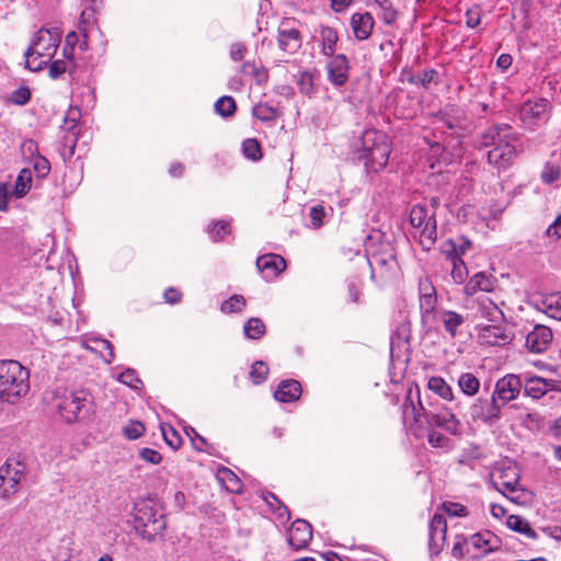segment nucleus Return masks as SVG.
Listing matches in <instances>:
<instances>
[{
	"mask_svg": "<svg viewBox=\"0 0 561 561\" xmlns=\"http://www.w3.org/2000/svg\"><path fill=\"white\" fill-rule=\"evenodd\" d=\"M415 403L412 397V389L409 390L405 401L402 404V419L409 425L413 436L421 438L425 435V428H440L449 435H459L461 433V423L454 412V408H442L437 411L424 408L420 390L416 389Z\"/></svg>",
	"mask_w": 561,
	"mask_h": 561,
	"instance_id": "obj_1",
	"label": "nucleus"
},
{
	"mask_svg": "<svg viewBox=\"0 0 561 561\" xmlns=\"http://www.w3.org/2000/svg\"><path fill=\"white\" fill-rule=\"evenodd\" d=\"M511 130L512 126L508 124H494L483 131L478 139L480 147L493 146L488 152V161L499 171L508 169L517 157V150L514 146L517 137Z\"/></svg>",
	"mask_w": 561,
	"mask_h": 561,
	"instance_id": "obj_2",
	"label": "nucleus"
},
{
	"mask_svg": "<svg viewBox=\"0 0 561 561\" xmlns=\"http://www.w3.org/2000/svg\"><path fill=\"white\" fill-rule=\"evenodd\" d=\"M51 407L67 423L87 422L95 414L93 396L85 389H56L51 393Z\"/></svg>",
	"mask_w": 561,
	"mask_h": 561,
	"instance_id": "obj_3",
	"label": "nucleus"
},
{
	"mask_svg": "<svg viewBox=\"0 0 561 561\" xmlns=\"http://www.w3.org/2000/svg\"><path fill=\"white\" fill-rule=\"evenodd\" d=\"M165 527V515L152 499H139L135 502L133 528L142 539L154 540Z\"/></svg>",
	"mask_w": 561,
	"mask_h": 561,
	"instance_id": "obj_4",
	"label": "nucleus"
},
{
	"mask_svg": "<svg viewBox=\"0 0 561 561\" xmlns=\"http://www.w3.org/2000/svg\"><path fill=\"white\" fill-rule=\"evenodd\" d=\"M360 150L353 153V159L364 161L365 167L373 172L382 170L389 159L390 146L383 133L367 129L358 140Z\"/></svg>",
	"mask_w": 561,
	"mask_h": 561,
	"instance_id": "obj_5",
	"label": "nucleus"
},
{
	"mask_svg": "<svg viewBox=\"0 0 561 561\" xmlns=\"http://www.w3.org/2000/svg\"><path fill=\"white\" fill-rule=\"evenodd\" d=\"M30 373L19 362L0 360L1 402L14 403L28 392Z\"/></svg>",
	"mask_w": 561,
	"mask_h": 561,
	"instance_id": "obj_6",
	"label": "nucleus"
},
{
	"mask_svg": "<svg viewBox=\"0 0 561 561\" xmlns=\"http://www.w3.org/2000/svg\"><path fill=\"white\" fill-rule=\"evenodd\" d=\"M409 221L420 232V243L424 250H430L437 239V222L434 210L426 205L416 204L410 209Z\"/></svg>",
	"mask_w": 561,
	"mask_h": 561,
	"instance_id": "obj_7",
	"label": "nucleus"
},
{
	"mask_svg": "<svg viewBox=\"0 0 561 561\" xmlns=\"http://www.w3.org/2000/svg\"><path fill=\"white\" fill-rule=\"evenodd\" d=\"M502 404L493 394L477 398L468 408V422L481 423L486 426H495L502 419Z\"/></svg>",
	"mask_w": 561,
	"mask_h": 561,
	"instance_id": "obj_8",
	"label": "nucleus"
},
{
	"mask_svg": "<svg viewBox=\"0 0 561 561\" xmlns=\"http://www.w3.org/2000/svg\"><path fill=\"white\" fill-rule=\"evenodd\" d=\"M26 465L19 459H8L0 467V497L9 499L19 492L25 480Z\"/></svg>",
	"mask_w": 561,
	"mask_h": 561,
	"instance_id": "obj_9",
	"label": "nucleus"
},
{
	"mask_svg": "<svg viewBox=\"0 0 561 561\" xmlns=\"http://www.w3.org/2000/svg\"><path fill=\"white\" fill-rule=\"evenodd\" d=\"M60 43L59 33L54 30L41 28L35 33L32 45L25 51V58L34 55L38 57H48L49 59L55 55Z\"/></svg>",
	"mask_w": 561,
	"mask_h": 561,
	"instance_id": "obj_10",
	"label": "nucleus"
},
{
	"mask_svg": "<svg viewBox=\"0 0 561 561\" xmlns=\"http://www.w3.org/2000/svg\"><path fill=\"white\" fill-rule=\"evenodd\" d=\"M522 389L523 375L506 374L495 382L492 394L503 408L508 402L516 400L522 393Z\"/></svg>",
	"mask_w": 561,
	"mask_h": 561,
	"instance_id": "obj_11",
	"label": "nucleus"
},
{
	"mask_svg": "<svg viewBox=\"0 0 561 561\" xmlns=\"http://www.w3.org/2000/svg\"><path fill=\"white\" fill-rule=\"evenodd\" d=\"M519 118L523 124L534 129L541 123L549 119V102L546 99H539L535 102H525L519 110Z\"/></svg>",
	"mask_w": 561,
	"mask_h": 561,
	"instance_id": "obj_12",
	"label": "nucleus"
},
{
	"mask_svg": "<svg viewBox=\"0 0 561 561\" xmlns=\"http://www.w3.org/2000/svg\"><path fill=\"white\" fill-rule=\"evenodd\" d=\"M328 57L330 58L327 64L328 80L336 88L345 85L351 70L348 58L344 54H334Z\"/></svg>",
	"mask_w": 561,
	"mask_h": 561,
	"instance_id": "obj_13",
	"label": "nucleus"
},
{
	"mask_svg": "<svg viewBox=\"0 0 561 561\" xmlns=\"http://www.w3.org/2000/svg\"><path fill=\"white\" fill-rule=\"evenodd\" d=\"M552 331L543 324H536L526 335L525 345L529 352L535 354L543 353L552 342Z\"/></svg>",
	"mask_w": 561,
	"mask_h": 561,
	"instance_id": "obj_14",
	"label": "nucleus"
},
{
	"mask_svg": "<svg viewBox=\"0 0 561 561\" xmlns=\"http://www.w3.org/2000/svg\"><path fill=\"white\" fill-rule=\"evenodd\" d=\"M312 539V527L305 519H296L289 530L287 541L295 550L305 549Z\"/></svg>",
	"mask_w": 561,
	"mask_h": 561,
	"instance_id": "obj_15",
	"label": "nucleus"
},
{
	"mask_svg": "<svg viewBox=\"0 0 561 561\" xmlns=\"http://www.w3.org/2000/svg\"><path fill=\"white\" fill-rule=\"evenodd\" d=\"M256 267L265 279L271 280L286 268V261L279 254L268 253L256 259Z\"/></svg>",
	"mask_w": 561,
	"mask_h": 561,
	"instance_id": "obj_16",
	"label": "nucleus"
},
{
	"mask_svg": "<svg viewBox=\"0 0 561 561\" xmlns=\"http://www.w3.org/2000/svg\"><path fill=\"white\" fill-rule=\"evenodd\" d=\"M81 116L80 110L78 107H69L65 115V125L68 130V135L65 136V146H68V149L61 152L64 160L70 159L75 154L76 142L78 139V134L75 131L77 126V122Z\"/></svg>",
	"mask_w": 561,
	"mask_h": 561,
	"instance_id": "obj_17",
	"label": "nucleus"
},
{
	"mask_svg": "<svg viewBox=\"0 0 561 561\" xmlns=\"http://www.w3.org/2000/svg\"><path fill=\"white\" fill-rule=\"evenodd\" d=\"M554 380L545 379L535 375H523V391L526 397L531 399L542 398L549 390L553 389Z\"/></svg>",
	"mask_w": 561,
	"mask_h": 561,
	"instance_id": "obj_18",
	"label": "nucleus"
},
{
	"mask_svg": "<svg viewBox=\"0 0 561 561\" xmlns=\"http://www.w3.org/2000/svg\"><path fill=\"white\" fill-rule=\"evenodd\" d=\"M420 310L422 316H428L434 312L437 304L436 289L428 277L421 278L419 282Z\"/></svg>",
	"mask_w": 561,
	"mask_h": 561,
	"instance_id": "obj_19",
	"label": "nucleus"
},
{
	"mask_svg": "<svg viewBox=\"0 0 561 561\" xmlns=\"http://www.w3.org/2000/svg\"><path fill=\"white\" fill-rule=\"evenodd\" d=\"M411 337V323L408 316L400 313L394 330L390 337V354L393 355L396 348L409 345Z\"/></svg>",
	"mask_w": 561,
	"mask_h": 561,
	"instance_id": "obj_20",
	"label": "nucleus"
},
{
	"mask_svg": "<svg viewBox=\"0 0 561 561\" xmlns=\"http://www.w3.org/2000/svg\"><path fill=\"white\" fill-rule=\"evenodd\" d=\"M427 388L436 396L448 402H455V411L461 413L465 405L459 398L454 396L453 388L445 381L444 378L434 376L427 381Z\"/></svg>",
	"mask_w": 561,
	"mask_h": 561,
	"instance_id": "obj_21",
	"label": "nucleus"
},
{
	"mask_svg": "<svg viewBox=\"0 0 561 561\" xmlns=\"http://www.w3.org/2000/svg\"><path fill=\"white\" fill-rule=\"evenodd\" d=\"M468 542L481 551L480 556L496 551L501 546V540L491 531L476 533L468 538Z\"/></svg>",
	"mask_w": 561,
	"mask_h": 561,
	"instance_id": "obj_22",
	"label": "nucleus"
},
{
	"mask_svg": "<svg viewBox=\"0 0 561 561\" xmlns=\"http://www.w3.org/2000/svg\"><path fill=\"white\" fill-rule=\"evenodd\" d=\"M447 531V523L443 515L434 514L430 522V534H428V546L430 549L434 551L435 554L440 552V546L437 543V540L444 541L446 538Z\"/></svg>",
	"mask_w": 561,
	"mask_h": 561,
	"instance_id": "obj_23",
	"label": "nucleus"
},
{
	"mask_svg": "<svg viewBox=\"0 0 561 561\" xmlns=\"http://www.w3.org/2000/svg\"><path fill=\"white\" fill-rule=\"evenodd\" d=\"M495 284L496 279L493 275L485 272H478L465 285L463 290L466 295L473 296L479 290L486 293L492 291L495 287Z\"/></svg>",
	"mask_w": 561,
	"mask_h": 561,
	"instance_id": "obj_24",
	"label": "nucleus"
},
{
	"mask_svg": "<svg viewBox=\"0 0 561 561\" xmlns=\"http://www.w3.org/2000/svg\"><path fill=\"white\" fill-rule=\"evenodd\" d=\"M481 337L485 343L493 346H504L512 341V336L504 327L497 323L485 325L480 331Z\"/></svg>",
	"mask_w": 561,
	"mask_h": 561,
	"instance_id": "obj_25",
	"label": "nucleus"
},
{
	"mask_svg": "<svg viewBox=\"0 0 561 561\" xmlns=\"http://www.w3.org/2000/svg\"><path fill=\"white\" fill-rule=\"evenodd\" d=\"M351 26L358 41L367 39L374 27V19L369 12L354 13L351 18Z\"/></svg>",
	"mask_w": 561,
	"mask_h": 561,
	"instance_id": "obj_26",
	"label": "nucleus"
},
{
	"mask_svg": "<svg viewBox=\"0 0 561 561\" xmlns=\"http://www.w3.org/2000/svg\"><path fill=\"white\" fill-rule=\"evenodd\" d=\"M216 479L229 493H242L243 483L231 469L224 466L218 467L216 471Z\"/></svg>",
	"mask_w": 561,
	"mask_h": 561,
	"instance_id": "obj_27",
	"label": "nucleus"
},
{
	"mask_svg": "<svg viewBox=\"0 0 561 561\" xmlns=\"http://www.w3.org/2000/svg\"><path fill=\"white\" fill-rule=\"evenodd\" d=\"M301 394V385L299 381L289 379L283 380L278 385L277 389L274 392V398L280 402H293L299 399Z\"/></svg>",
	"mask_w": 561,
	"mask_h": 561,
	"instance_id": "obj_28",
	"label": "nucleus"
},
{
	"mask_svg": "<svg viewBox=\"0 0 561 561\" xmlns=\"http://www.w3.org/2000/svg\"><path fill=\"white\" fill-rule=\"evenodd\" d=\"M278 45L287 53H296L301 47V35L297 28L279 30Z\"/></svg>",
	"mask_w": 561,
	"mask_h": 561,
	"instance_id": "obj_29",
	"label": "nucleus"
},
{
	"mask_svg": "<svg viewBox=\"0 0 561 561\" xmlns=\"http://www.w3.org/2000/svg\"><path fill=\"white\" fill-rule=\"evenodd\" d=\"M369 4L375 8L378 18L385 24L391 25L397 20L398 11L391 0H369Z\"/></svg>",
	"mask_w": 561,
	"mask_h": 561,
	"instance_id": "obj_30",
	"label": "nucleus"
},
{
	"mask_svg": "<svg viewBox=\"0 0 561 561\" xmlns=\"http://www.w3.org/2000/svg\"><path fill=\"white\" fill-rule=\"evenodd\" d=\"M321 53L323 56H332L335 54L336 44L339 41L337 32L330 26H321L320 32Z\"/></svg>",
	"mask_w": 561,
	"mask_h": 561,
	"instance_id": "obj_31",
	"label": "nucleus"
},
{
	"mask_svg": "<svg viewBox=\"0 0 561 561\" xmlns=\"http://www.w3.org/2000/svg\"><path fill=\"white\" fill-rule=\"evenodd\" d=\"M438 317L444 324L445 331L451 337L457 335L458 328L465 323V317L456 311L442 310Z\"/></svg>",
	"mask_w": 561,
	"mask_h": 561,
	"instance_id": "obj_32",
	"label": "nucleus"
},
{
	"mask_svg": "<svg viewBox=\"0 0 561 561\" xmlns=\"http://www.w3.org/2000/svg\"><path fill=\"white\" fill-rule=\"evenodd\" d=\"M478 310L481 317L488 319L490 322L500 323L504 320L503 311L491 299L484 297L478 301Z\"/></svg>",
	"mask_w": 561,
	"mask_h": 561,
	"instance_id": "obj_33",
	"label": "nucleus"
},
{
	"mask_svg": "<svg viewBox=\"0 0 561 561\" xmlns=\"http://www.w3.org/2000/svg\"><path fill=\"white\" fill-rule=\"evenodd\" d=\"M541 310L549 318L561 321V293L547 295L541 300Z\"/></svg>",
	"mask_w": 561,
	"mask_h": 561,
	"instance_id": "obj_34",
	"label": "nucleus"
},
{
	"mask_svg": "<svg viewBox=\"0 0 561 561\" xmlns=\"http://www.w3.org/2000/svg\"><path fill=\"white\" fill-rule=\"evenodd\" d=\"M266 333V327L262 319L252 317L248 319L243 324V334L248 340H260Z\"/></svg>",
	"mask_w": 561,
	"mask_h": 561,
	"instance_id": "obj_35",
	"label": "nucleus"
},
{
	"mask_svg": "<svg viewBox=\"0 0 561 561\" xmlns=\"http://www.w3.org/2000/svg\"><path fill=\"white\" fill-rule=\"evenodd\" d=\"M506 525L510 529L523 534L530 539H537V533L531 528L529 522L522 516L511 515L507 518Z\"/></svg>",
	"mask_w": 561,
	"mask_h": 561,
	"instance_id": "obj_36",
	"label": "nucleus"
},
{
	"mask_svg": "<svg viewBox=\"0 0 561 561\" xmlns=\"http://www.w3.org/2000/svg\"><path fill=\"white\" fill-rule=\"evenodd\" d=\"M263 501L271 507L278 519L288 520L290 513L288 507L272 492H265L262 495Z\"/></svg>",
	"mask_w": 561,
	"mask_h": 561,
	"instance_id": "obj_37",
	"label": "nucleus"
},
{
	"mask_svg": "<svg viewBox=\"0 0 561 561\" xmlns=\"http://www.w3.org/2000/svg\"><path fill=\"white\" fill-rule=\"evenodd\" d=\"M458 387L465 396L473 397L479 392L480 380L471 373H463L458 378Z\"/></svg>",
	"mask_w": 561,
	"mask_h": 561,
	"instance_id": "obj_38",
	"label": "nucleus"
},
{
	"mask_svg": "<svg viewBox=\"0 0 561 561\" xmlns=\"http://www.w3.org/2000/svg\"><path fill=\"white\" fill-rule=\"evenodd\" d=\"M401 76L412 84H420L424 88L434 81V78L437 76V71L435 69H428L424 71L422 75H414L411 70L403 69Z\"/></svg>",
	"mask_w": 561,
	"mask_h": 561,
	"instance_id": "obj_39",
	"label": "nucleus"
},
{
	"mask_svg": "<svg viewBox=\"0 0 561 561\" xmlns=\"http://www.w3.org/2000/svg\"><path fill=\"white\" fill-rule=\"evenodd\" d=\"M215 112L224 117H231L237 111V104L232 96L224 95L216 100L214 103Z\"/></svg>",
	"mask_w": 561,
	"mask_h": 561,
	"instance_id": "obj_40",
	"label": "nucleus"
},
{
	"mask_svg": "<svg viewBox=\"0 0 561 561\" xmlns=\"http://www.w3.org/2000/svg\"><path fill=\"white\" fill-rule=\"evenodd\" d=\"M247 300L242 295L234 294L220 305V311L225 314L240 313L244 310Z\"/></svg>",
	"mask_w": 561,
	"mask_h": 561,
	"instance_id": "obj_41",
	"label": "nucleus"
},
{
	"mask_svg": "<svg viewBox=\"0 0 561 561\" xmlns=\"http://www.w3.org/2000/svg\"><path fill=\"white\" fill-rule=\"evenodd\" d=\"M427 442L431 447L448 450L451 448V439L434 428H425Z\"/></svg>",
	"mask_w": 561,
	"mask_h": 561,
	"instance_id": "obj_42",
	"label": "nucleus"
},
{
	"mask_svg": "<svg viewBox=\"0 0 561 561\" xmlns=\"http://www.w3.org/2000/svg\"><path fill=\"white\" fill-rule=\"evenodd\" d=\"M32 172L30 169H22L16 178L14 185V195L16 197H23L27 194L31 188Z\"/></svg>",
	"mask_w": 561,
	"mask_h": 561,
	"instance_id": "obj_43",
	"label": "nucleus"
},
{
	"mask_svg": "<svg viewBox=\"0 0 561 561\" xmlns=\"http://www.w3.org/2000/svg\"><path fill=\"white\" fill-rule=\"evenodd\" d=\"M268 365L263 360H255L249 371V378L254 385L263 383L268 376Z\"/></svg>",
	"mask_w": 561,
	"mask_h": 561,
	"instance_id": "obj_44",
	"label": "nucleus"
},
{
	"mask_svg": "<svg viewBox=\"0 0 561 561\" xmlns=\"http://www.w3.org/2000/svg\"><path fill=\"white\" fill-rule=\"evenodd\" d=\"M252 114L259 121L271 122L277 118L278 111L276 107L268 105L267 103H259L253 106Z\"/></svg>",
	"mask_w": 561,
	"mask_h": 561,
	"instance_id": "obj_45",
	"label": "nucleus"
},
{
	"mask_svg": "<svg viewBox=\"0 0 561 561\" xmlns=\"http://www.w3.org/2000/svg\"><path fill=\"white\" fill-rule=\"evenodd\" d=\"M561 178V168L560 165L548 161L545 163L542 171L540 173V180L542 183L547 185L554 184Z\"/></svg>",
	"mask_w": 561,
	"mask_h": 561,
	"instance_id": "obj_46",
	"label": "nucleus"
},
{
	"mask_svg": "<svg viewBox=\"0 0 561 561\" xmlns=\"http://www.w3.org/2000/svg\"><path fill=\"white\" fill-rule=\"evenodd\" d=\"M207 232L214 242H218L231 232L230 225L226 220L214 221L207 227Z\"/></svg>",
	"mask_w": 561,
	"mask_h": 561,
	"instance_id": "obj_47",
	"label": "nucleus"
},
{
	"mask_svg": "<svg viewBox=\"0 0 561 561\" xmlns=\"http://www.w3.org/2000/svg\"><path fill=\"white\" fill-rule=\"evenodd\" d=\"M242 152L247 159L252 161H259L262 158L261 146L254 138L243 140Z\"/></svg>",
	"mask_w": 561,
	"mask_h": 561,
	"instance_id": "obj_48",
	"label": "nucleus"
},
{
	"mask_svg": "<svg viewBox=\"0 0 561 561\" xmlns=\"http://www.w3.org/2000/svg\"><path fill=\"white\" fill-rule=\"evenodd\" d=\"M310 224L307 227L319 228L324 224L325 209L322 205H314L309 209Z\"/></svg>",
	"mask_w": 561,
	"mask_h": 561,
	"instance_id": "obj_49",
	"label": "nucleus"
},
{
	"mask_svg": "<svg viewBox=\"0 0 561 561\" xmlns=\"http://www.w3.org/2000/svg\"><path fill=\"white\" fill-rule=\"evenodd\" d=\"M118 381L134 389L142 386V381L138 378L136 371L131 368L125 369L119 376Z\"/></svg>",
	"mask_w": 561,
	"mask_h": 561,
	"instance_id": "obj_50",
	"label": "nucleus"
},
{
	"mask_svg": "<svg viewBox=\"0 0 561 561\" xmlns=\"http://www.w3.org/2000/svg\"><path fill=\"white\" fill-rule=\"evenodd\" d=\"M31 99V90L26 85H22L19 89L14 90L10 94V102L15 105H25Z\"/></svg>",
	"mask_w": 561,
	"mask_h": 561,
	"instance_id": "obj_51",
	"label": "nucleus"
},
{
	"mask_svg": "<svg viewBox=\"0 0 561 561\" xmlns=\"http://www.w3.org/2000/svg\"><path fill=\"white\" fill-rule=\"evenodd\" d=\"M145 432V426L139 421H130L127 425L123 427V434L128 439H137Z\"/></svg>",
	"mask_w": 561,
	"mask_h": 561,
	"instance_id": "obj_52",
	"label": "nucleus"
},
{
	"mask_svg": "<svg viewBox=\"0 0 561 561\" xmlns=\"http://www.w3.org/2000/svg\"><path fill=\"white\" fill-rule=\"evenodd\" d=\"M33 169L38 179H44L50 172V163L45 157L37 156L33 160Z\"/></svg>",
	"mask_w": 561,
	"mask_h": 561,
	"instance_id": "obj_53",
	"label": "nucleus"
},
{
	"mask_svg": "<svg viewBox=\"0 0 561 561\" xmlns=\"http://www.w3.org/2000/svg\"><path fill=\"white\" fill-rule=\"evenodd\" d=\"M453 270H451V278L457 284H462L466 282L468 277V270L463 262V260H458L451 263Z\"/></svg>",
	"mask_w": 561,
	"mask_h": 561,
	"instance_id": "obj_54",
	"label": "nucleus"
},
{
	"mask_svg": "<svg viewBox=\"0 0 561 561\" xmlns=\"http://www.w3.org/2000/svg\"><path fill=\"white\" fill-rule=\"evenodd\" d=\"M442 253L450 263L462 260L457 249V242L453 239H448L442 244Z\"/></svg>",
	"mask_w": 561,
	"mask_h": 561,
	"instance_id": "obj_55",
	"label": "nucleus"
},
{
	"mask_svg": "<svg viewBox=\"0 0 561 561\" xmlns=\"http://www.w3.org/2000/svg\"><path fill=\"white\" fill-rule=\"evenodd\" d=\"M545 236L552 241L561 239V214L547 227Z\"/></svg>",
	"mask_w": 561,
	"mask_h": 561,
	"instance_id": "obj_56",
	"label": "nucleus"
},
{
	"mask_svg": "<svg viewBox=\"0 0 561 561\" xmlns=\"http://www.w3.org/2000/svg\"><path fill=\"white\" fill-rule=\"evenodd\" d=\"M68 70L67 68V64L65 60H60V59H57V60H53L49 65H48V76L51 78V79H58L62 73H65L66 71Z\"/></svg>",
	"mask_w": 561,
	"mask_h": 561,
	"instance_id": "obj_57",
	"label": "nucleus"
},
{
	"mask_svg": "<svg viewBox=\"0 0 561 561\" xmlns=\"http://www.w3.org/2000/svg\"><path fill=\"white\" fill-rule=\"evenodd\" d=\"M469 543L468 539L463 536H457L456 541L454 542L453 549H451V556L457 559H462L466 554L465 552V545Z\"/></svg>",
	"mask_w": 561,
	"mask_h": 561,
	"instance_id": "obj_58",
	"label": "nucleus"
},
{
	"mask_svg": "<svg viewBox=\"0 0 561 561\" xmlns=\"http://www.w3.org/2000/svg\"><path fill=\"white\" fill-rule=\"evenodd\" d=\"M139 457L142 460L153 463V465L159 463L162 458L161 455L157 450L147 448V447L139 449Z\"/></svg>",
	"mask_w": 561,
	"mask_h": 561,
	"instance_id": "obj_59",
	"label": "nucleus"
},
{
	"mask_svg": "<svg viewBox=\"0 0 561 561\" xmlns=\"http://www.w3.org/2000/svg\"><path fill=\"white\" fill-rule=\"evenodd\" d=\"M192 445H193V448L197 451H204L208 455L215 454V447L213 445L208 444L206 438L201 435L198 437H196L195 440H193Z\"/></svg>",
	"mask_w": 561,
	"mask_h": 561,
	"instance_id": "obj_60",
	"label": "nucleus"
},
{
	"mask_svg": "<svg viewBox=\"0 0 561 561\" xmlns=\"http://www.w3.org/2000/svg\"><path fill=\"white\" fill-rule=\"evenodd\" d=\"M444 508L446 511V513L450 516H466L467 515V508L459 504V503H453V502H447V503H444Z\"/></svg>",
	"mask_w": 561,
	"mask_h": 561,
	"instance_id": "obj_61",
	"label": "nucleus"
},
{
	"mask_svg": "<svg viewBox=\"0 0 561 561\" xmlns=\"http://www.w3.org/2000/svg\"><path fill=\"white\" fill-rule=\"evenodd\" d=\"M245 53H247V47L242 43H233L230 46L229 55H230L231 60H233V61L242 60Z\"/></svg>",
	"mask_w": 561,
	"mask_h": 561,
	"instance_id": "obj_62",
	"label": "nucleus"
},
{
	"mask_svg": "<svg viewBox=\"0 0 561 561\" xmlns=\"http://www.w3.org/2000/svg\"><path fill=\"white\" fill-rule=\"evenodd\" d=\"M161 432L165 443L172 449H175V445L173 444V439L175 438V427L171 424H162Z\"/></svg>",
	"mask_w": 561,
	"mask_h": 561,
	"instance_id": "obj_63",
	"label": "nucleus"
},
{
	"mask_svg": "<svg viewBox=\"0 0 561 561\" xmlns=\"http://www.w3.org/2000/svg\"><path fill=\"white\" fill-rule=\"evenodd\" d=\"M249 76H252L255 79L257 84H263L268 79V72H267L266 68L257 67L256 65L253 68V70H251V73Z\"/></svg>",
	"mask_w": 561,
	"mask_h": 561,
	"instance_id": "obj_64",
	"label": "nucleus"
}]
</instances>
